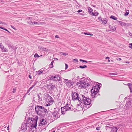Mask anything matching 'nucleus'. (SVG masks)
Segmentation results:
<instances>
[{
    "mask_svg": "<svg viewBox=\"0 0 132 132\" xmlns=\"http://www.w3.org/2000/svg\"><path fill=\"white\" fill-rule=\"evenodd\" d=\"M37 117L35 118H31L28 119V125L29 123L30 125V126L33 127L34 128H36L37 125Z\"/></svg>",
    "mask_w": 132,
    "mask_h": 132,
    "instance_id": "3",
    "label": "nucleus"
},
{
    "mask_svg": "<svg viewBox=\"0 0 132 132\" xmlns=\"http://www.w3.org/2000/svg\"><path fill=\"white\" fill-rule=\"evenodd\" d=\"M82 11V10H78V11H77V12L78 13H79V12H81Z\"/></svg>",
    "mask_w": 132,
    "mask_h": 132,
    "instance_id": "49",
    "label": "nucleus"
},
{
    "mask_svg": "<svg viewBox=\"0 0 132 132\" xmlns=\"http://www.w3.org/2000/svg\"><path fill=\"white\" fill-rule=\"evenodd\" d=\"M42 23H41L40 22L34 21V22H32V24H36L37 25H38L40 24H42Z\"/></svg>",
    "mask_w": 132,
    "mask_h": 132,
    "instance_id": "21",
    "label": "nucleus"
},
{
    "mask_svg": "<svg viewBox=\"0 0 132 132\" xmlns=\"http://www.w3.org/2000/svg\"><path fill=\"white\" fill-rule=\"evenodd\" d=\"M42 68L40 70H39L37 72V75H41L42 73L43 72V71L42 70H41L42 69Z\"/></svg>",
    "mask_w": 132,
    "mask_h": 132,
    "instance_id": "22",
    "label": "nucleus"
},
{
    "mask_svg": "<svg viewBox=\"0 0 132 132\" xmlns=\"http://www.w3.org/2000/svg\"><path fill=\"white\" fill-rule=\"evenodd\" d=\"M51 79L53 80L59 81L60 80V77L59 76L56 75L54 76H52Z\"/></svg>",
    "mask_w": 132,
    "mask_h": 132,
    "instance_id": "11",
    "label": "nucleus"
},
{
    "mask_svg": "<svg viewBox=\"0 0 132 132\" xmlns=\"http://www.w3.org/2000/svg\"><path fill=\"white\" fill-rule=\"evenodd\" d=\"M64 80H65V82L66 84H67V83L70 80L66 79H64Z\"/></svg>",
    "mask_w": 132,
    "mask_h": 132,
    "instance_id": "35",
    "label": "nucleus"
},
{
    "mask_svg": "<svg viewBox=\"0 0 132 132\" xmlns=\"http://www.w3.org/2000/svg\"><path fill=\"white\" fill-rule=\"evenodd\" d=\"M9 126H8L7 128V129L8 130L9 129Z\"/></svg>",
    "mask_w": 132,
    "mask_h": 132,
    "instance_id": "63",
    "label": "nucleus"
},
{
    "mask_svg": "<svg viewBox=\"0 0 132 132\" xmlns=\"http://www.w3.org/2000/svg\"><path fill=\"white\" fill-rule=\"evenodd\" d=\"M129 48L132 49V43H130L129 44Z\"/></svg>",
    "mask_w": 132,
    "mask_h": 132,
    "instance_id": "37",
    "label": "nucleus"
},
{
    "mask_svg": "<svg viewBox=\"0 0 132 132\" xmlns=\"http://www.w3.org/2000/svg\"><path fill=\"white\" fill-rule=\"evenodd\" d=\"M85 34L86 35H88V34L87 33H85Z\"/></svg>",
    "mask_w": 132,
    "mask_h": 132,
    "instance_id": "61",
    "label": "nucleus"
},
{
    "mask_svg": "<svg viewBox=\"0 0 132 132\" xmlns=\"http://www.w3.org/2000/svg\"><path fill=\"white\" fill-rule=\"evenodd\" d=\"M88 35H90V36H92L93 34H88Z\"/></svg>",
    "mask_w": 132,
    "mask_h": 132,
    "instance_id": "56",
    "label": "nucleus"
},
{
    "mask_svg": "<svg viewBox=\"0 0 132 132\" xmlns=\"http://www.w3.org/2000/svg\"><path fill=\"white\" fill-rule=\"evenodd\" d=\"M60 54L61 55H63L65 56H66L68 55V53H63L61 52Z\"/></svg>",
    "mask_w": 132,
    "mask_h": 132,
    "instance_id": "27",
    "label": "nucleus"
},
{
    "mask_svg": "<svg viewBox=\"0 0 132 132\" xmlns=\"http://www.w3.org/2000/svg\"><path fill=\"white\" fill-rule=\"evenodd\" d=\"M101 21L103 24H105L107 23V20L106 18H104Z\"/></svg>",
    "mask_w": 132,
    "mask_h": 132,
    "instance_id": "19",
    "label": "nucleus"
},
{
    "mask_svg": "<svg viewBox=\"0 0 132 132\" xmlns=\"http://www.w3.org/2000/svg\"><path fill=\"white\" fill-rule=\"evenodd\" d=\"M30 19V17H27V19Z\"/></svg>",
    "mask_w": 132,
    "mask_h": 132,
    "instance_id": "60",
    "label": "nucleus"
},
{
    "mask_svg": "<svg viewBox=\"0 0 132 132\" xmlns=\"http://www.w3.org/2000/svg\"><path fill=\"white\" fill-rule=\"evenodd\" d=\"M32 22L31 21H29L28 22V23L30 24H32Z\"/></svg>",
    "mask_w": 132,
    "mask_h": 132,
    "instance_id": "47",
    "label": "nucleus"
},
{
    "mask_svg": "<svg viewBox=\"0 0 132 132\" xmlns=\"http://www.w3.org/2000/svg\"><path fill=\"white\" fill-rule=\"evenodd\" d=\"M47 122L45 120L43 119H41L40 120V126L42 125H43L46 124Z\"/></svg>",
    "mask_w": 132,
    "mask_h": 132,
    "instance_id": "15",
    "label": "nucleus"
},
{
    "mask_svg": "<svg viewBox=\"0 0 132 132\" xmlns=\"http://www.w3.org/2000/svg\"><path fill=\"white\" fill-rule=\"evenodd\" d=\"M29 78H30V79H31V77L30 76V75H29Z\"/></svg>",
    "mask_w": 132,
    "mask_h": 132,
    "instance_id": "58",
    "label": "nucleus"
},
{
    "mask_svg": "<svg viewBox=\"0 0 132 132\" xmlns=\"http://www.w3.org/2000/svg\"><path fill=\"white\" fill-rule=\"evenodd\" d=\"M98 14V13L97 12H95V13H93V14H92V15L93 16H97Z\"/></svg>",
    "mask_w": 132,
    "mask_h": 132,
    "instance_id": "30",
    "label": "nucleus"
},
{
    "mask_svg": "<svg viewBox=\"0 0 132 132\" xmlns=\"http://www.w3.org/2000/svg\"><path fill=\"white\" fill-rule=\"evenodd\" d=\"M55 87V85H52V84H50L47 87V88L50 90H52Z\"/></svg>",
    "mask_w": 132,
    "mask_h": 132,
    "instance_id": "13",
    "label": "nucleus"
},
{
    "mask_svg": "<svg viewBox=\"0 0 132 132\" xmlns=\"http://www.w3.org/2000/svg\"><path fill=\"white\" fill-rule=\"evenodd\" d=\"M118 129L117 127H113L112 128L111 132H117Z\"/></svg>",
    "mask_w": 132,
    "mask_h": 132,
    "instance_id": "20",
    "label": "nucleus"
},
{
    "mask_svg": "<svg viewBox=\"0 0 132 132\" xmlns=\"http://www.w3.org/2000/svg\"><path fill=\"white\" fill-rule=\"evenodd\" d=\"M66 85L68 87H70L73 85V84L71 80H70L66 84Z\"/></svg>",
    "mask_w": 132,
    "mask_h": 132,
    "instance_id": "18",
    "label": "nucleus"
},
{
    "mask_svg": "<svg viewBox=\"0 0 132 132\" xmlns=\"http://www.w3.org/2000/svg\"><path fill=\"white\" fill-rule=\"evenodd\" d=\"M34 56L35 58H36V57L38 58L39 57V56L38 55L37 53L35 54L34 55Z\"/></svg>",
    "mask_w": 132,
    "mask_h": 132,
    "instance_id": "32",
    "label": "nucleus"
},
{
    "mask_svg": "<svg viewBox=\"0 0 132 132\" xmlns=\"http://www.w3.org/2000/svg\"><path fill=\"white\" fill-rule=\"evenodd\" d=\"M27 126L29 127L28 125V122H24V123L22 124L21 127V130L19 132L21 131V132H26V131L27 130Z\"/></svg>",
    "mask_w": 132,
    "mask_h": 132,
    "instance_id": "9",
    "label": "nucleus"
},
{
    "mask_svg": "<svg viewBox=\"0 0 132 132\" xmlns=\"http://www.w3.org/2000/svg\"><path fill=\"white\" fill-rule=\"evenodd\" d=\"M38 98H39V100H42L41 98H40V95L39 94H38Z\"/></svg>",
    "mask_w": 132,
    "mask_h": 132,
    "instance_id": "43",
    "label": "nucleus"
},
{
    "mask_svg": "<svg viewBox=\"0 0 132 132\" xmlns=\"http://www.w3.org/2000/svg\"><path fill=\"white\" fill-rule=\"evenodd\" d=\"M106 59H109V57H106Z\"/></svg>",
    "mask_w": 132,
    "mask_h": 132,
    "instance_id": "64",
    "label": "nucleus"
},
{
    "mask_svg": "<svg viewBox=\"0 0 132 132\" xmlns=\"http://www.w3.org/2000/svg\"><path fill=\"white\" fill-rule=\"evenodd\" d=\"M8 47L9 48H12V46L11 45L9 44L8 45Z\"/></svg>",
    "mask_w": 132,
    "mask_h": 132,
    "instance_id": "39",
    "label": "nucleus"
},
{
    "mask_svg": "<svg viewBox=\"0 0 132 132\" xmlns=\"http://www.w3.org/2000/svg\"><path fill=\"white\" fill-rule=\"evenodd\" d=\"M0 28L1 29H3V30H4V29H5V28H3V27H0Z\"/></svg>",
    "mask_w": 132,
    "mask_h": 132,
    "instance_id": "52",
    "label": "nucleus"
},
{
    "mask_svg": "<svg viewBox=\"0 0 132 132\" xmlns=\"http://www.w3.org/2000/svg\"><path fill=\"white\" fill-rule=\"evenodd\" d=\"M111 128V127H110L109 126H106V130L109 129V128Z\"/></svg>",
    "mask_w": 132,
    "mask_h": 132,
    "instance_id": "38",
    "label": "nucleus"
},
{
    "mask_svg": "<svg viewBox=\"0 0 132 132\" xmlns=\"http://www.w3.org/2000/svg\"><path fill=\"white\" fill-rule=\"evenodd\" d=\"M98 18L99 21H102V19L101 18L100 16L98 17Z\"/></svg>",
    "mask_w": 132,
    "mask_h": 132,
    "instance_id": "41",
    "label": "nucleus"
},
{
    "mask_svg": "<svg viewBox=\"0 0 132 132\" xmlns=\"http://www.w3.org/2000/svg\"><path fill=\"white\" fill-rule=\"evenodd\" d=\"M46 96L47 98L46 99V101L48 103H53V100L52 98L48 94Z\"/></svg>",
    "mask_w": 132,
    "mask_h": 132,
    "instance_id": "10",
    "label": "nucleus"
},
{
    "mask_svg": "<svg viewBox=\"0 0 132 132\" xmlns=\"http://www.w3.org/2000/svg\"><path fill=\"white\" fill-rule=\"evenodd\" d=\"M111 28H112V31H115L116 30V28L115 26H112V28L111 27Z\"/></svg>",
    "mask_w": 132,
    "mask_h": 132,
    "instance_id": "33",
    "label": "nucleus"
},
{
    "mask_svg": "<svg viewBox=\"0 0 132 132\" xmlns=\"http://www.w3.org/2000/svg\"><path fill=\"white\" fill-rule=\"evenodd\" d=\"M118 75V73L117 72L114 73H110L109 74V75Z\"/></svg>",
    "mask_w": 132,
    "mask_h": 132,
    "instance_id": "23",
    "label": "nucleus"
},
{
    "mask_svg": "<svg viewBox=\"0 0 132 132\" xmlns=\"http://www.w3.org/2000/svg\"><path fill=\"white\" fill-rule=\"evenodd\" d=\"M52 103H48V104H46V106H50V105H51Z\"/></svg>",
    "mask_w": 132,
    "mask_h": 132,
    "instance_id": "44",
    "label": "nucleus"
},
{
    "mask_svg": "<svg viewBox=\"0 0 132 132\" xmlns=\"http://www.w3.org/2000/svg\"><path fill=\"white\" fill-rule=\"evenodd\" d=\"M54 59L55 60H58V59L56 58H54Z\"/></svg>",
    "mask_w": 132,
    "mask_h": 132,
    "instance_id": "57",
    "label": "nucleus"
},
{
    "mask_svg": "<svg viewBox=\"0 0 132 132\" xmlns=\"http://www.w3.org/2000/svg\"><path fill=\"white\" fill-rule=\"evenodd\" d=\"M16 88H14L13 89V90L12 91L13 93H15L16 92Z\"/></svg>",
    "mask_w": 132,
    "mask_h": 132,
    "instance_id": "34",
    "label": "nucleus"
},
{
    "mask_svg": "<svg viewBox=\"0 0 132 132\" xmlns=\"http://www.w3.org/2000/svg\"><path fill=\"white\" fill-rule=\"evenodd\" d=\"M118 22L121 25V26H127L128 24H127L125 23H124L122 21H118Z\"/></svg>",
    "mask_w": 132,
    "mask_h": 132,
    "instance_id": "16",
    "label": "nucleus"
},
{
    "mask_svg": "<svg viewBox=\"0 0 132 132\" xmlns=\"http://www.w3.org/2000/svg\"><path fill=\"white\" fill-rule=\"evenodd\" d=\"M88 12L90 14L92 15V14H93V12H92V9L90 7H88Z\"/></svg>",
    "mask_w": 132,
    "mask_h": 132,
    "instance_id": "17",
    "label": "nucleus"
},
{
    "mask_svg": "<svg viewBox=\"0 0 132 132\" xmlns=\"http://www.w3.org/2000/svg\"><path fill=\"white\" fill-rule=\"evenodd\" d=\"M117 60H118L119 61H120V60H121V59L120 58H118V57L117 58Z\"/></svg>",
    "mask_w": 132,
    "mask_h": 132,
    "instance_id": "48",
    "label": "nucleus"
},
{
    "mask_svg": "<svg viewBox=\"0 0 132 132\" xmlns=\"http://www.w3.org/2000/svg\"><path fill=\"white\" fill-rule=\"evenodd\" d=\"M4 30H6V31H8V32H9V31H8L7 30V29H5Z\"/></svg>",
    "mask_w": 132,
    "mask_h": 132,
    "instance_id": "59",
    "label": "nucleus"
},
{
    "mask_svg": "<svg viewBox=\"0 0 132 132\" xmlns=\"http://www.w3.org/2000/svg\"><path fill=\"white\" fill-rule=\"evenodd\" d=\"M110 18L111 19H112L114 20H117V18L115 17L114 16H112V15L111 16Z\"/></svg>",
    "mask_w": 132,
    "mask_h": 132,
    "instance_id": "24",
    "label": "nucleus"
},
{
    "mask_svg": "<svg viewBox=\"0 0 132 132\" xmlns=\"http://www.w3.org/2000/svg\"><path fill=\"white\" fill-rule=\"evenodd\" d=\"M11 27L13 29H14V30H15V28H14V27L12 25H11Z\"/></svg>",
    "mask_w": 132,
    "mask_h": 132,
    "instance_id": "50",
    "label": "nucleus"
},
{
    "mask_svg": "<svg viewBox=\"0 0 132 132\" xmlns=\"http://www.w3.org/2000/svg\"><path fill=\"white\" fill-rule=\"evenodd\" d=\"M129 11L128 10H127L126 11L125 13V16L128 15L129 13Z\"/></svg>",
    "mask_w": 132,
    "mask_h": 132,
    "instance_id": "28",
    "label": "nucleus"
},
{
    "mask_svg": "<svg viewBox=\"0 0 132 132\" xmlns=\"http://www.w3.org/2000/svg\"><path fill=\"white\" fill-rule=\"evenodd\" d=\"M55 38H59V36H57V35H56L55 36Z\"/></svg>",
    "mask_w": 132,
    "mask_h": 132,
    "instance_id": "54",
    "label": "nucleus"
},
{
    "mask_svg": "<svg viewBox=\"0 0 132 132\" xmlns=\"http://www.w3.org/2000/svg\"><path fill=\"white\" fill-rule=\"evenodd\" d=\"M35 111L39 115L43 114L44 113L46 114L47 112V109L43 106L39 105H37L36 106Z\"/></svg>",
    "mask_w": 132,
    "mask_h": 132,
    "instance_id": "1",
    "label": "nucleus"
},
{
    "mask_svg": "<svg viewBox=\"0 0 132 132\" xmlns=\"http://www.w3.org/2000/svg\"><path fill=\"white\" fill-rule=\"evenodd\" d=\"M42 50L43 51H44L47 52V51H49L50 50L49 49H47L46 48H42Z\"/></svg>",
    "mask_w": 132,
    "mask_h": 132,
    "instance_id": "25",
    "label": "nucleus"
},
{
    "mask_svg": "<svg viewBox=\"0 0 132 132\" xmlns=\"http://www.w3.org/2000/svg\"><path fill=\"white\" fill-rule=\"evenodd\" d=\"M129 34L130 36H132V33H131L130 32H129Z\"/></svg>",
    "mask_w": 132,
    "mask_h": 132,
    "instance_id": "51",
    "label": "nucleus"
},
{
    "mask_svg": "<svg viewBox=\"0 0 132 132\" xmlns=\"http://www.w3.org/2000/svg\"><path fill=\"white\" fill-rule=\"evenodd\" d=\"M65 70H66V69H67L68 68V65L67 64H65Z\"/></svg>",
    "mask_w": 132,
    "mask_h": 132,
    "instance_id": "45",
    "label": "nucleus"
},
{
    "mask_svg": "<svg viewBox=\"0 0 132 132\" xmlns=\"http://www.w3.org/2000/svg\"><path fill=\"white\" fill-rule=\"evenodd\" d=\"M127 85L129 86V87L132 86V84H131L130 83H128Z\"/></svg>",
    "mask_w": 132,
    "mask_h": 132,
    "instance_id": "42",
    "label": "nucleus"
},
{
    "mask_svg": "<svg viewBox=\"0 0 132 132\" xmlns=\"http://www.w3.org/2000/svg\"><path fill=\"white\" fill-rule=\"evenodd\" d=\"M54 62V61H52L50 65V68H52L53 67V63Z\"/></svg>",
    "mask_w": 132,
    "mask_h": 132,
    "instance_id": "29",
    "label": "nucleus"
},
{
    "mask_svg": "<svg viewBox=\"0 0 132 132\" xmlns=\"http://www.w3.org/2000/svg\"><path fill=\"white\" fill-rule=\"evenodd\" d=\"M101 86V84L98 85H97L94 86L91 90L92 96L93 98H94L96 94L98 92L100 89V87Z\"/></svg>",
    "mask_w": 132,
    "mask_h": 132,
    "instance_id": "2",
    "label": "nucleus"
},
{
    "mask_svg": "<svg viewBox=\"0 0 132 132\" xmlns=\"http://www.w3.org/2000/svg\"><path fill=\"white\" fill-rule=\"evenodd\" d=\"M59 110L58 109H54L53 113H52L51 117L48 116L50 118L53 120L57 119L59 117Z\"/></svg>",
    "mask_w": 132,
    "mask_h": 132,
    "instance_id": "4",
    "label": "nucleus"
},
{
    "mask_svg": "<svg viewBox=\"0 0 132 132\" xmlns=\"http://www.w3.org/2000/svg\"><path fill=\"white\" fill-rule=\"evenodd\" d=\"M84 81H85V84H88L89 86L90 85H91V82H92L91 80L89 78H86L85 79V80H84Z\"/></svg>",
    "mask_w": 132,
    "mask_h": 132,
    "instance_id": "14",
    "label": "nucleus"
},
{
    "mask_svg": "<svg viewBox=\"0 0 132 132\" xmlns=\"http://www.w3.org/2000/svg\"><path fill=\"white\" fill-rule=\"evenodd\" d=\"M129 88L130 90V92H132V86L129 87Z\"/></svg>",
    "mask_w": 132,
    "mask_h": 132,
    "instance_id": "40",
    "label": "nucleus"
},
{
    "mask_svg": "<svg viewBox=\"0 0 132 132\" xmlns=\"http://www.w3.org/2000/svg\"><path fill=\"white\" fill-rule=\"evenodd\" d=\"M82 100L84 104L85 105H89L91 102V99L90 98H87L83 95H82Z\"/></svg>",
    "mask_w": 132,
    "mask_h": 132,
    "instance_id": "6",
    "label": "nucleus"
},
{
    "mask_svg": "<svg viewBox=\"0 0 132 132\" xmlns=\"http://www.w3.org/2000/svg\"><path fill=\"white\" fill-rule=\"evenodd\" d=\"M61 113L63 114H64L66 111L71 110V105L67 104L65 106L61 108Z\"/></svg>",
    "mask_w": 132,
    "mask_h": 132,
    "instance_id": "7",
    "label": "nucleus"
},
{
    "mask_svg": "<svg viewBox=\"0 0 132 132\" xmlns=\"http://www.w3.org/2000/svg\"><path fill=\"white\" fill-rule=\"evenodd\" d=\"M0 47L2 52H8V50L5 47L2 43H0Z\"/></svg>",
    "mask_w": 132,
    "mask_h": 132,
    "instance_id": "12",
    "label": "nucleus"
},
{
    "mask_svg": "<svg viewBox=\"0 0 132 132\" xmlns=\"http://www.w3.org/2000/svg\"><path fill=\"white\" fill-rule=\"evenodd\" d=\"M82 95H79L76 92H74L72 95V99L74 101L78 100L79 102L81 103Z\"/></svg>",
    "mask_w": 132,
    "mask_h": 132,
    "instance_id": "5",
    "label": "nucleus"
},
{
    "mask_svg": "<svg viewBox=\"0 0 132 132\" xmlns=\"http://www.w3.org/2000/svg\"><path fill=\"white\" fill-rule=\"evenodd\" d=\"M100 127H97L96 128V129L97 130H99L100 129Z\"/></svg>",
    "mask_w": 132,
    "mask_h": 132,
    "instance_id": "46",
    "label": "nucleus"
},
{
    "mask_svg": "<svg viewBox=\"0 0 132 132\" xmlns=\"http://www.w3.org/2000/svg\"><path fill=\"white\" fill-rule=\"evenodd\" d=\"M87 66L86 65H84L83 66H80L79 68L82 69H83L85 68H87Z\"/></svg>",
    "mask_w": 132,
    "mask_h": 132,
    "instance_id": "26",
    "label": "nucleus"
},
{
    "mask_svg": "<svg viewBox=\"0 0 132 132\" xmlns=\"http://www.w3.org/2000/svg\"><path fill=\"white\" fill-rule=\"evenodd\" d=\"M85 82L84 81H79L77 82V85L78 87L79 88H85L86 87L88 86L89 84H85Z\"/></svg>",
    "mask_w": 132,
    "mask_h": 132,
    "instance_id": "8",
    "label": "nucleus"
},
{
    "mask_svg": "<svg viewBox=\"0 0 132 132\" xmlns=\"http://www.w3.org/2000/svg\"><path fill=\"white\" fill-rule=\"evenodd\" d=\"M30 91V90L29 89L28 90V91L27 93H29Z\"/></svg>",
    "mask_w": 132,
    "mask_h": 132,
    "instance_id": "62",
    "label": "nucleus"
},
{
    "mask_svg": "<svg viewBox=\"0 0 132 132\" xmlns=\"http://www.w3.org/2000/svg\"><path fill=\"white\" fill-rule=\"evenodd\" d=\"M14 50L15 49H16V48L15 47H12V48Z\"/></svg>",
    "mask_w": 132,
    "mask_h": 132,
    "instance_id": "55",
    "label": "nucleus"
},
{
    "mask_svg": "<svg viewBox=\"0 0 132 132\" xmlns=\"http://www.w3.org/2000/svg\"><path fill=\"white\" fill-rule=\"evenodd\" d=\"M79 60H80V61H82L83 62H87V61H86L85 60H82L81 59H80Z\"/></svg>",
    "mask_w": 132,
    "mask_h": 132,
    "instance_id": "36",
    "label": "nucleus"
},
{
    "mask_svg": "<svg viewBox=\"0 0 132 132\" xmlns=\"http://www.w3.org/2000/svg\"><path fill=\"white\" fill-rule=\"evenodd\" d=\"M36 82L34 85H32V86L29 88V89L30 90L31 89H32V88H33L35 86L36 84Z\"/></svg>",
    "mask_w": 132,
    "mask_h": 132,
    "instance_id": "31",
    "label": "nucleus"
},
{
    "mask_svg": "<svg viewBox=\"0 0 132 132\" xmlns=\"http://www.w3.org/2000/svg\"><path fill=\"white\" fill-rule=\"evenodd\" d=\"M73 60L74 61H76V62H77L78 61V60L77 59H73Z\"/></svg>",
    "mask_w": 132,
    "mask_h": 132,
    "instance_id": "53",
    "label": "nucleus"
}]
</instances>
